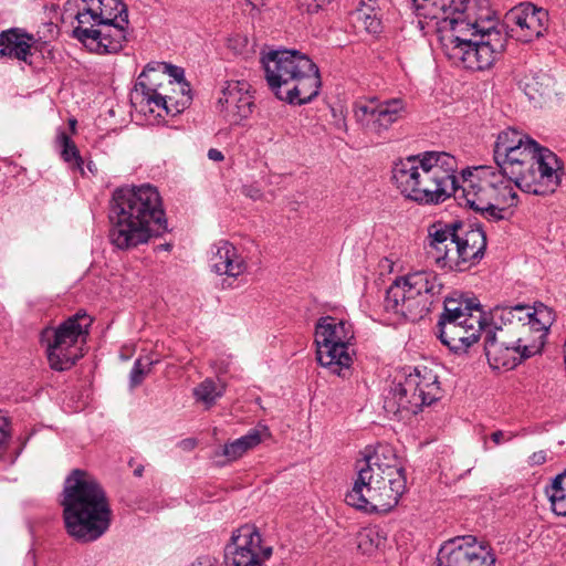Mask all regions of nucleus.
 I'll use <instances>...</instances> for the list:
<instances>
[{
    "instance_id": "2f4dec72",
    "label": "nucleus",
    "mask_w": 566,
    "mask_h": 566,
    "mask_svg": "<svg viewBox=\"0 0 566 566\" xmlns=\"http://www.w3.org/2000/svg\"><path fill=\"white\" fill-rule=\"evenodd\" d=\"M352 20L356 27L370 34L382 31L381 10L376 0H360L359 6L352 12Z\"/></svg>"
},
{
    "instance_id": "79ce46f5",
    "label": "nucleus",
    "mask_w": 566,
    "mask_h": 566,
    "mask_svg": "<svg viewBox=\"0 0 566 566\" xmlns=\"http://www.w3.org/2000/svg\"><path fill=\"white\" fill-rule=\"evenodd\" d=\"M151 364H153L151 361H147L146 364H143L142 359H137L134 363V366H133V368L130 370V375H129V384H130L132 388H135L143 382L145 375H147L150 370Z\"/></svg>"
},
{
    "instance_id": "9b49d317",
    "label": "nucleus",
    "mask_w": 566,
    "mask_h": 566,
    "mask_svg": "<svg viewBox=\"0 0 566 566\" xmlns=\"http://www.w3.org/2000/svg\"><path fill=\"white\" fill-rule=\"evenodd\" d=\"M353 339L352 324L332 316L321 317L315 325L318 363L331 373L345 377L353 363L349 353Z\"/></svg>"
},
{
    "instance_id": "a18cd8bd",
    "label": "nucleus",
    "mask_w": 566,
    "mask_h": 566,
    "mask_svg": "<svg viewBox=\"0 0 566 566\" xmlns=\"http://www.w3.org/2000/svg\"><path fill=\"white\" fill-rule=\"evenodd\" d=\"M249 45V40L243 34H234L228 39V48L235 54H242L245 52Z\"/></svg>"
},
{
    "instance_id": "f257e3e1",
    "label": "nucleus",
    "mask_w": 566,
    "mask_h": 566,
    "mask_svg": "<svg viewBox=\"0 0 566 566\" xmlns=\"http://www.w3.org/2000/svg\"><path fill=\"white\" fill-rule=\"evenodd\" d=\"M108 219L109 241L119 250L147 243L167 229L161 197L149 184L116 189Z\"/></svg>"
},
{
    "instance_id": "423d86ee",
    "label": "nucleus",
    "mask_w": 566,
    "mask_h": 566,
    "mask_svg": "<svg viewBox=\"0 0 566 566\" xmlns=\"http://www.w3.org/2000/svg\"><path fill=\"white\" fill-rule=\"evenodd\" d=\"M73 36L91 51L117 53L126 41L127 8L120 0H83Z\"/></svg>"
},
{
    "instance_id": "e433bc0d",
    "label": "nucleus",
    "mask_w": 566,
    "mask_h": 566,
    "mask_svg": "<svg viewBox=\"0 0 566 566\" xmlns=\"http://www.w3.org/2000/svg\"><path fill=\"white\" fill-rule=\"evenodd\" d=\"M525 137L526 136H523L512 128L501 132L497 135L493 150L495 163H499L506 154H510L514 148L520 146L525 140Z\"/></svg>"
},
{
    "instance_id": "1a4fd4ad",
    "label": "nucleus",
    "mask_w": 566,
    "mask_h": 566,
    "mask_svg": "<svg viewBox=\"0 0 566 566\" xmlns=\"http://www.w3.org/2000/svg\"><path fill=\"white\" fill-rule=\"evenodd\" d=\"M163 74L170 80L166 85L158 82L159 72L153 67H146L138 76L135 85V94L142 96L140 103L154 105L157 109H165L168 115L182 112L191 102L190 86L185 81L184 69L163 63Z\"/></svg>"
},
{
    "instance_id": "7c9ffc66",
    "label": "nucleus",
    "mask_w": 566,
    "mask_h": 566,
    "mask_svg": "<svg viewBox=\"0 0 566 566\" xmlns=\"http://www.w3.org/2000/svg\"><path fill=\"white\" fill-rule=\"evenodd\" d=\"M422 163L421 153L400 158L391 168V180L400 193L408 198Z\"/></svg>"
},
{
    "instance_id": "a19ab883",
    "label": "nucleus",
    "mask_w": 566,
    "mask_h": 566,
    "mask_svg": "<svg viewBox=\"0 0 566 566\" xmlns=\"http://www.w3.org/2000/svg\"><path fill=\"white\" fill-rule=\"evenodd\" d=\"M459 252L460 247L457 244V241H454V243L448 248L447 256H443V259L437 262V266L459 272L469 270V264H465L463 255H460Z\"/></svg>"
},
{
    "instance_id": "f704fd0d",
    "label": "nucleus",
    "mask_w": 566,
    "mask_h": 566,
    "mask_svg": "<svg viewBox=\"0 0 566 566\" xmlns=\"http://www.w3.org/2000/svg\"><path fill=\"white\" fill-rule=\"evenodd\" d=\"M55 146L62 159L69 164L73 170H78L83 174V158L80 150L71 137L64 132L59 130L55 138Z\"/></svg>"
},
{
    "instance_id": "6e6d98bb",
    "label": "nucleus",
    "mask_w": 566,
    "mask_h": 566,
    "mask_svg": "<svg viewBox=\"0 0 566 566\" xmlns=\"http://www.w3.org/2000/svg\"><path fill=\"white\" fill-rule=\"evenodd\" d=\"M134 474H135L136 476H142V474H143V468H137V469L134 471Z\"/></svg>"
},
{
    "instance_id": "473e14b6",
    "label": "nucleus",
    "mask_w": 566,
    "mask_h": 566,
    "mask_svg": "<svg viewBox=\"0 0 566 566\" xmlns=\"http://www.w3.org/2000/svg\"><path fill=\"white\" fill-rule=\"evenodd\" d=\"M269 436L268 428L260 426L249 430L245 436L224 444L222 454L229 460L234 461L241 458L245 452L253 449L262 442V440Z\"/></svg>"
},
{
    "instance_id": "5701e85b",
    "label": "nucleus",
    "mask_w": 566,
    "mask_h": 566,
    "mask_svg": "<svg viewBox=\"0 0 566 566\" xmlns=\"http://www.w3.org/2000/svg\"><path fill=\"white\" fill-rule=\"evenodd\" d=\"M473 317L476 321H482L483 327H486L484 312L475 297L463 295L447 297L437 327H443L448 323L464 327L465 325H471L469 318Z\"/></svg>"
},
{
    "instance_id": "f03ea898",
    "label": "nucleus",
    "mask_w": 566,
    "mask_h": 566,
    "mask_svg": "<svg viewBox=\"0 0 566 566\" xmlns=\"http://www.w3.org/2000/svg\"><path fill=\"white\" fill-rule=\"evenodd\" d=\"M62 506L66 531L78 542H94L109 528L112 510L106 493L86 471L75 469L66 478Z\"/></svg>"
},
{
    "instance_id": "393cba45",
    "label": "nucleus",
    "mask_w": 566,
    "mask_h": 566,
    "mask_svg": "<svg viewBox=\"0 0 566 566\" xmlns=\"http://www.w3.org/2000/svg\"><path fill=\"white\" fill-rule=\"evenodd\" d=\"M401 375L407 380V389L426 398V406L431 405L440 398L441 388L438 375L426 366L405 368Z\"/></svg>"
},
{
    "instance_id": "09e8293b",
    "label": "nucleus",
    "mask_w": 566,
    "mask_h": 566,
    "mask_svg": "<svg viewBox=\"0 0 566 566\" xmlns=\"http://www.w3.org/2000/svg\"><path fill=\"white\" fill-rule=\"evenodd\" d=\"M189 566H220V563L216 557H212L209 555H203V556L198 557Z\"/></svg>"
},
{
    "instance_id": "dca6fc26",
    "label": "nucleus",
    "mask_w": 566,
    "mask_h": 566,
    "mask_svg": "<svg viewBox=\"0 0 566 566\" xmlns=\"http://www.w3.org/2000/svg\"><path fill=\"white\" fill-rule=\"evenodd\" d=\"M406 114L407 105L401 98H388L379 103L358 102L354 105L356 122L367 132L378 136L402 119Z\"/></svg>"
},
{
    "instance_id": "4d7b16f0",
    "label": "nucleus",
    "mask_w": 566,
    "mask_h": 566,
    "mask_svg": "<svg viewBox=\"0 0 566 566\" xmlns=\"http://www.w3.org/2000/svg\"><path fill=\"white\" fill-rule=\"evenodd\" d=\"M76 125V119H70V126L74 130Z\"/></svg>"
},
{
    "instance_id": "ddd939ff",
    "label": "nucleus",
    "mask_w": 566,
    "mask_h": 566,
    "mask_svg": "<svg viewBox=\"0 0 566 566\" xmlns=\"http://www.w3.org/2000/svg\"><path fill=\"white\" fill-rule=\"evenodd\" d=\"M387 450H394L390 446L380 444L373 453L364 454L363 459L357 460V478L350 491L345 495V502L358 510L369 513V496L371 492L379 490L381 475L384 472V457L387 458Z\"/></svg>"
},
{
    "instance_id": "9d476101",
    "label": "nucleus",
    "mask_w": 566,
    "mask_h": 566,
    "mask_svg": "<svg viewBox=\"0 0 566 566\" xmlns=\"http://www.w3.org/2000/svg\"><path fill=\"white\" fill-rule=\"evenodd\" d=\"M93 323L91 316L78 311L55 328H46L42 338L46 342L50 367L56 371L72 368L83 356V346Z\"/></svg>"
},
{
    "instance_id": "412c9836",
    "label": "nucleus",
    "mask_w": 566,
    "mask_h": 566,
    "mask_svg": "<svg viewBox=\"0 0 566 566\" xmlns=\"http://www.w3.org/2000/svg\"><path fill=\"white\" fill-rule=\"evenodd\" d=\"M532 310L524 305L495 306L490 311V324L485 335L512 342L523 324L530 319Z\"/></svg>"
},
{
    "instance_id": "3c124183",
    "label": "nucleus",
    "mask_w": 566,
    "mask_h": 566,
    "mask_svg": "<svg viewBox=\"0 0 566 566\" xmlns=\"http://www.w3.org/2000/svg\"><path fill=\"white\" fill-rule=\"evenodd\" d=\"M251 7V11L259 13L261 8L265 6V0H244Z\"/></svg>"
},
{
    "instance_id": "2eb2a0df",
    "label": "nucleus",
    "mask_w": 566,
    "mask_h": 566,
    "mask_svg": "<svg viewBox=\"0 0 566 566\" xmlns=\"http://www.w3.org/2000/svg\"><path fill=\"white\" fill-rule=\"evenodd\" d=\"M438 566H495L491 547L473 535L457 536L443 543Z\"/></svg>"
},
{
    "instance_id": "39448f33",
    "label": "nucleus",
    "mask_w": 566,
    "mask_h": 566,
    "mask_svg": "<svg viewBox=\"0 0 566 566\" xmlns=\"http://www.w3.org/2000/svg\"><path fill=\"white\" fill-rule=\"evenodd\" d=\"M497 167L515 180L524 192L545 195L558 186L563 175V163L548 148L541 147L534 139L525 140L506 154Z\"/></svg>"
},
{
    "instance_id": "b1692460",
    "label": "nucleus",
    "mask_w": 566,
    "mask_h": 566,
    "mask_svg": "<svg viewBox=\"0 0 566 566\" xmlns=\"http://www.w3.org/2000/svg\"><path fill=\"white\" fill-rule=\"evenodd\" d=\"M469 321L471 325H465L464 327H459L452 323L438 327L439 339L451 352L465 353L480 339L481 333H485L482 321H476L475 317L469 318Z\"/></svg>"
},
{
    "instance_id": "72a5a7b5",
    "label": "nucleus",
    "mask_w": 566,
    "mask_h": 566,
    "mask_svg": "<svg viewBox=\"0 0 566 566\" xmlns=\"http://www.w3.org/2000/svg\"><path fill=\"white\" fill-rule=\"evenodd\" d=\"M4 35H7L3 41L4 56L29 62V57L32 55L33 36L27 33H19L17 30L4 31Z\"/></svg>"
},
{
    "instance_id": "603ef678",
    "label": "nucleus",
    "mask_w": 566,
    "mask_h": 566,
    "mask_svg": "<svg viewBox=\"0 0 566 566\" xmlns=\"http://www.w3.org/2000/svg\"><path fill=\"white\" fill-rule=\"evenodd\" d=\"M208 158L212 161H222L224 159V156L222 154V151H220L219 149L217 148H210L208 150Z\"/></svg>"
},
{
    "instance_id": "0eeeda50",
    "label": "nucleus",
    "mask_w": 566,
    "mask_h": 566,
    "mask_svg": "<svg viewBox=\"0 0 566 566\" xmlns=\"http://www.w3.org/2000/svg\"><path fill=\"white\" fill-rule=\"evenodd\" d=\"M472 177L462 188L465 206L490 222L509 220L518 202L515 180L492 167H480Z\"/></svg>"
},
{
    "instance_id": "c756f323",
    "label": "nucleus",
    "mask_w": 566,
    "mask_h": 566,
    "mask_svg": "<svg viewBox=\"0 0 566 566\" xmlns=\"http://www.w3.org/2000/svg\"><path fill=\"white\" fill-rule=\"evenodd\" d=\"M467 0H412L418 17L430 20H443L454 14H461Z\"/></svg>"
},
{
    "instance_id": "c85d7f7f",
    "label": "nucleus",
    "mask_w": 566,
    "mask_h": 566,
    "mask_svg": "<svg viewBox=\"0 0 566 566\" xmlns=\"http://www.w3.org/2000/svg\"><path fill=\"white\" fill-rule=\"evenodd\" d=\"M211 269L219 275L238 277L247 271L244 259L235 247L228 241H220L213 247Z\"/></svg>"
},
{
    "instance_id": "c03bdc74",
    "label": "nucleus",
    "mask_w": 566,
    "mask_h": 566,
    "mask_svg": "<svg viewBox=\"0 0 566 566\" xmlns=\"http://www.w3.org/2000/svg\"><path fill=\"white\" fill-rule=\"evenodd\" d=\"M428 155H429V151L421 153L422 163H421V166H420V168L418 170V175H417V177L415 179V182H413V185L411 187V191L409 192L408 198H407V199L412 200L415 202H416L418 192H420V186L422 184V174L426 170Z\"/></svg>"
},
{
    "instance_id": "49530a36",
    "label": "nucleus",
    "mask_w": 566,
    "mask_h": 566,
    "mask_svg": "<svg viewBox=\"0 0 566 566\" xmlns=\"http://www.w3.org/2000/svg\"><path fill=\"white\" fill-rule=\"evenodd\" d=\"M331 1L332 0H297V4L302 11L314 13L331 3Z\"/></svg>"
},
{
    "instance_id": "8fccbe9b",
    "label": "nucleus",
    "mask_w": 566,
    "mask_h": 566,
    "mask_svg": "<svg viewBox=\"0 0 566 566\" xmlns=\"http://www.w3.org/2000/svg\"><path fill=\"white\" fill-rule=\"evenodd\" d=\"M547 460V454L545 451H537V452H534L530 458H528V463L531 465H541L543 463H545Z\"/></svg>"
},
{
    "instance_id": "4be33fe9",
    "label": "nucleus",
    "mask_w": 566,
    "mask_h": 566,
    "mask_svg": "<svg viewBox=\"0 0 566 566\" xmlns=\"http://www.w3.org/2000/svg\"><path fill=\"white\" fill-rule=\"evenodd\" d=\"M406 378L399 374L385 398L384 409L388 415L405 420L417 415L426 406V398L407 389Z\"/></svg>"
},
{
    "instance_id": "4c0bfd02",
    "label": "nucleus",
    "mask_w": 566,
    "mask_h": 566,
    "mask_svg": "<svg viewBox=\"0 0 566 566\" xmlns=\"http://www.w3.org/2000/svg\"><path fill=\"white\" fill-rule=\"evenodd\" d=\"M224 390V382L207 378L193 389V395L197 401H200L205 403L207 408H210L216 403L217 399L223 396Z\"/></svg>"
},
{
    "instance_id": "cd10ccee",
    "label": "nucleus",
    "mask_w": 566,
    "mask_h": 566,
    "mask_svg": "<svg viewBox=\"0 0 566 566\" xmlns=\"http://www.w3.org/2000/svg\"><path fill=\"white\" fill-rule=\"evenodd\" d=\"M460 222H437L428 228V237L426 241L427 256L436 264L440 259L447 256L448 248L455 241L457 230Z\"/></svg>"
},
{
    "instance_id": "20e7f679",
    "label": "nucleus",
    "mask_w": 566,
    "mask_h": 566,
    "mask_svg": "<svg viewBox=\"0 0 566 566\" xmlns=\"http://www.w3.org/2000/svg\"><path fill=\"white\" fill-rule=\"evenodd\" d=\"M265 78L275 96L302 105L318 95L321 83L316 64L296 50H274L262 55Z\"/></svg>"
},
{
    "instance_id": "aec40b11",
    "label": "nucleus",
    "mask_w": 566,
    "mask_h": 566,
    "mask_svg": "<svg viewBox=\"0 0 566 566\" xmlns=\"http://www.w3.org/2000/svg\"><path fill=\"white\" fill-rule=\"evenodd\" d=\"M220 112L231 124H240L247 119L253 111V97L250 94V85L245 81H229L221 90L218 98Z\"/></svg>"
},
{
    "instance_id": "37998d69",
    "label": "nucleus",
    "mask_w": 566,
    "mask_h": 566,
    "mask_svg": "<svg viewBox=\"0 0 566 566\" xmlns=\"http://www.w3.org/2000/svg\"><path fill=\"white\" fill-rule=\"evenodd\" d=\"M10 437V422L8 418L0 412V459L7 452Z\"/></svg>"
},
{
    "instance_id": "f8f14e48",
    "label": "nucleus",
    "mask_w": 566,
    "mask_h": 566,
    "mask_svg": "<svg viewBox=\"0 0 566 566\" xmlns=\"http://www.w3.org/2000/svg\"><path fill=\"white\" fill-rule=\"evenodd\" d=\"M458 160L446 151H429L422 184L416 202L419 205H439L458 190Z\"/></svg>"
},
{
    "instance_id": "ea45409f",
    "label": "nucleus",
    "mask_w": 566,
    "mask_h": 566,
    "mask_svg": "<svg viewBox=\"0 0 566 566\" xmlns=\"http://www.w3.org/2000/svg\"><path fill=\"white\" fill-rule=\"evenodd\" d=\"M386 538L377 527L366 528L358 535V548L364 554H371L374 549L385 544Z\"/></svg>"
},
{
    "instance_id": "864d4df0",
    "label": "nucleus",
    "mask_w": 566,
    "mask_h": 566,
    "mask_svg": "<svg viewBox=\"0 0 566 566\" xmlns=\"http://www.w3.org/2000/svg\"><path fill=\"white\" fill-rule=\"evenodd\" d=\"M491 440L496 444H501L504 440H510V438L505 439V434L503 431L501 430H497V431H494L492 434H491Z\"/></svg>"
},
{
    "instance_id": "f3484780",
    "label": "nucleus",
    "mask_w": 566,
    "mask_h": 566,
    "mask_svg": "<svg viewBox=\"0 0 566 566\" xmlns=\"http://www.w3.org/2000/svg\"><path fill=\"white\" fill-rule=\"evenodd\" d=\"M384 460H387V462L384 463L385 468H382L384 472L378 493L371 492V494H368L370 500L369 513L390 511L398 504L399 499L406 491V475L395 450H387V458L384 457Z\"/></svg>"
},
{
    "instance_id": "58836bf2",
    "label": "nucleus",
    "mask_w": 566,
    "mask_h": 566,
    "mask_svg": "<svg viewBox=\"0 0 566 566\" xmlns=\"http://www.w3.org/2000/svg\"><path fill=\"white\" fill-rule=\"evenodd\" d=\"M553 85V78L546 73H537L526 77L524 90L530 99L536 101L549 94Z\"/></svg>"
},
{
    "instance_id": "4468645a",
    "label": "nucleus",
    "mask_w": 566,
    "mask_h": 566,
    "mask_svg": "<svg viewBox=\"0 0 566 566\" xmlns=\"http://www.w3.org/2000/svg\"><path fill=\"white\" fill-rule=\"evenodd\" d=\"M271 546L262 545L258 527L245 524L233 531L224 547L226 566H265L272 556Z\"/></svg>"
},
{
    "instance_id": "c9c22d12",
    "label": "nucleus",
    "mask_w": 566,
    "mask_h": 566,
    "mask_svg": "<svg viewBox=\"0 0 566 566\" xmlns=\"http://www.w3.org/2000/svg\"><path fill=\"white\" fill-rule=\"evenodd\" d=\"M551 502L552 511L559 516H566V471L558 474L545 490Z\"/></svg>"
},
{
    "instance_id": "6ab92c4d",
    "label": "nucleus",
    "mask_w": 566,
    "mask_h": 566,
    "mask_svg": "<svg viewBox=\"0 0 566 566\" xmlns=\"http://www.w3.org/2000/svg\"><path fill=\"white\" fill-rule=\"evenodd\" d=\"M553 321V311L546 305L541 303L533 308L530 319L523 324L512 340L526 359L542 352Z\"/></svg>"
},
{
    "instance_id": "6e6552de",
    "label": "nucleus",
    "mask_w": 566,
    "mask_h": 566,
    "mask_svg": "<svg viewBox=\"0 0 566 566\" xmlns=\"http://www.w3.org/2000/svg\"><path fill=\"white\" fill-rule=\"evenodd\" d=\"M442 283L433 271H417L395 280L384 301L387 313L410 322L424 317L442 291Z\"/></svg>"
},
{
    "instance_id": "5fc2aeb1",
    "label": "nucleus",
    "mask_w": 566,
    "mask_h": 566,
    "mask_svg": "<svg viewBox=\"0 0 566 566\" xmlns=\"http://www.w3.org/2000/svg\"><path fill=\"white\" fill-rule=\"evenodd\" d=\"M6 36H7V35H4V31H3V32L0 34V55H1V56H4V51H6V49L3 48V46H4L3 41H4V38H6Z\"/></svg>"
},
{
    "instance_id": "a878e982",
    "label": "nucleus",
    "mask_w": 566,
    "mask_h": 566,
    "mask_svg": "<svg viewBox=\"0 0 566 566\" xmlns=\"http://www.w3.org/2000/svg\"><path fill=\"white\" fill-rule=\"evenodd\" d=\"M457 244L460 247V255H463L465 264L469 269L479 263L484 256L486 249V235L481 227L469 226L465 228L460 222V228L457 230L455 237Z\"/></svg>"
},
{
    "instance_id": "a211bd4d",
    "label": "nucleus",
    "mask_w": 566,
    "mask_h": 566,
    "mask_svg": "<svg viewBox=\"0 0 566 566\" xmlns=\"http://www.w3.org/2000/svg\"><path fill=\"white\" fill-rule=\"evenodd\" d=\"M505 25L510 35L527 43L538 39L547 30L548 13L531 2H523L505 14Z\"/></svg>"
},
{
    "instance_id": "7ed1b4c3",
    "label": "nucleus",
    "mask_w": 566,
    "mask_h": 566,
    "mask_svg": "<svg viewBox=\"0 0 566 566\" xmlns=\"http://www.w3.org/2000/svg\"><path fill=\"white\" fill-rule=\"evenodd\" d=\"M441 46L444 55L457 66L472 71L492 67L506 48L501 27L480 28L453 15L441 20Z\"/></svg>"
},
{
    "instance_id": "de8ad7c7",
    "label": "nucleus",
    "mask_w": 566,
    "mask_h": 566,
    "mask_svg": "<svg viewBox=\"0 0 566 566\" xmlns=\"http://www.w3.org/2000/svg\"><path fill=\"white\" fill-rule=\"evenodd\" d=\"M242 193L252 200H260L263 197L261 189L256 185H247L242 187Z\"/></svg>"
},
{
    "instance_id": "bb28decb",
    "label": "nucleus",
    "mask_w": 566,
    "mask_h": 566,
    "mask_svg": "<svg viewBox=\"0 0 566 566\" xmlns=\"http://www.w3.org/2000/svg\"><path fill=\"white\" fill-rule=\"evenodd\" d=\"M484 350L490 366L494 369H513L526 359L512 342H502L488 335L484 337Z\"/></svg>"
}]
</instances>
